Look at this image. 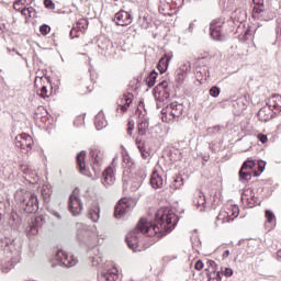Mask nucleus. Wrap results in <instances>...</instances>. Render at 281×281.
Instances as JSON below:
<instances>
[{
    "label": "nucleus",
    "mask_w": 281,
    "mask_h": 281,
    "mask_svg": "<svg viewBox=\"0 0 281 281\" xmlns=\"http://www.w3.org/2000/svg\"><path fill=\"white\" fill-rule=\"evenodd\" d=\"M226 212L229 213L231 218H233V221H234V218H236L238 216V206H236V205L232 206V207L227 209Z\"/></svg>",
    "instance_id": "58836bf2"
},
{
    "label": "nucleus",
    "mask_w": 281,
    "mask_h": 281,
    "mask_svg": "<svg viewBox=\"0 0 281 281\" xmlns=\"http://www.w3.org/2000/svg\"><path fill=\"white\" fill-rule=\"evenodd\" d=\"M49 213L52 214V216H55V218H57V221H63V215H60L58 213V211L56 210H50Z\"/></svg>",
    "instance_id": "6e6d98bb"
},
{
    "label": "nucleus",
    "mask_w": 281,
    "mask_h": 281,
    "mask_svg": "<svg viewBox=\"0 0 281 281\" xmlns=\"http://www.w3.org/2000/svg\"><path fill=\"white\" fill-rule=\"evenodd\" d=\"M21 260V252L16 249V246L10 239L1 241L0 252V271L1 273H8L14 268V265Z\"/></svg>",
    "instance_id": "f03ea898"
},
{
    "label": "nucleus",
    "mask_w": 281,
    "mask_h": 281,
    "mask_svg": "<svg viewBox=\"0 0 281 281\" xmlns=\"http://www.w3.org/2000/svg\"><path fill=\"white\" fill-rule=\"evenodd\" d=\"M85 157H87L86 151H80L77 155V166H78L79 171L81 172V175H87V162H85Z\"/></svg>",
    "instance_id": "a211bd4d"
},
{
    "label": "nucleus",
    "mask_w": 281,
    "mask_h": 281,
    "mask_svg": "<svg viewBox=\"0 0 281 281\" xmlns=\"http://www.w3.org/2000/svg\"><path fill=\"white\" fill-rule=\"evenodd\" d=\"M123 168L127 170H135V161L128 154H123Z\"/></svg>",
    "instance_id": "393cba45"
},
{
    "label": "nucleus",
    "mask_w": 281,
    "mask_h": 281,
    "mask_svg": "<svg viewBox=\"0 0 281 281\" xmlns=\"http://www.w3.org/2000/svg\"><path fill=\"white\" fill-rule=\"evenodd\" d=\"M223 25H225V19L220 18L213 20L210 24V34L213 41H225V34H223Z\"/></svg>",
    "instance_id": "423d86ee"
},
{
    "label": "nucleus",
    "mask_w": 281,
    "mask_h": 281,
    "mask_svg": "<svg viewBox=\"0 0 281 281\" xmlns=\"http://www.w3.org/2000/svg\"><path fill=\"white\" fill-rule=\"evenodd\" d=\"M209 278V281H221V271H212L211 274H206Z\"/></svg>",
    "instance_id": "c9c22d12"
},
{
    "label": "nucleus",
    "mask_w": 281,
    "mask_h": 281,
    "mask_svg": "<svg viewBox=\"0 0 281 281\" xmlns=\"http://www.w3.org/2000/svg\"><path fill=\"white\" fill-rule=\"evenodd\" d=\"M55 260H57V262H59V265L63 267H76L78 263V259H76V257L69 256L63 250L57 251Z\"/></svg>",
    "instance_id": "1a4fd4ad"
},
{
    "label": "nucleus",
    "mask_w": 281,
    "mask_h": 281,
    "mask_svg": "<svg viewBox=\"0 0 281 281\" xmlns=\"http://www.w3.org/2000/svg\"><path fill=\"white\" fill-rule=\"evenodd\" d=\"M131 210H133V201L128 200V198H123L114 207V216L115 218H122V216L131 212Z\"/></svg>",
    "instance_id": "0eeeda50"
},
{
    "label": "nucleus",
    "mask_w": 281,
    "mask_h": 281,
    "mask_svg": "<svg viewBox=\"0 0 281 281\" xmlns=\"http://www.w3.org/2000/svg\"><path fill=\"white\" fill-rule=\"evenodd\" d=\"M40 98H49V91L47 90V87L42 86V88L38 90Z\"/></svg>",
    "instance_id": "a19ab883"
},
{
    "label": "nucleus",
    "mask_w": 281,
    "mask_h": 281,
    "mask_svg": "<svg viewBox=\"0 0 281 281\" xmlns=\"http://www.w3.org/2000/svg\"><path fill=\"white\" fill-rule=\"evenodd\" d=\"M43 225V217H36L29 226L26 227V236L32 238L38 234V228Z\"/></svg>",
    "instance_id": "2eb2a0df"
},
{
    "label": "nucleus",
    "mask_w": 281,
    "mask_h": 281,
    "mask_svg": "<svg viewBox=\"0 0 281 281\" xmlns=\"http://www.w3.org/2000/svg\"><path fill=\"white\" fill-rule=\"evenodd\" d=\"M210 95H212V98H218V95H221V89L218 87H212L210 89Z\"/></svg>",
    "instance_id": "de8ad7c7"
},
{
    "label": "nucleus",
    "mask_w": 281,
    "mask_h": 281,
    "mask_svg": "<svg viewBox=\"0 0 281 281\" xmlns=\"http://www.w3.org/2000/svg\"><path fill=\"white\" fill-rule=\"evenodd\" d=\"M177 223H179V217L175 214V211L169 207L159 209L154 222L140 218L137 227L126 235V244L133 251H142V246L144 245L142 243L143 234L149 237L164 238L166 234H170L175 229Z\"/></svg>",
    "instance_id": "f257e3e1"
},
{
    "label": "nucleus",
    "mask_w": 281,
    "mask_h": 281,
    "mask_svg": "<svg viewBox=\"0 0 281 281\" xmlns=\"http://www.w3.org/2000/svg\"><path fill=\"white\" fill-rule=\"evenodd\" d=\"M90 156L92 159V168L94 172H99L102 164H104V151L101 149H92L90 150Z\"/></svg>",
    "instance_id": "9d476101"
},
{
    "label": "nucleus",
    "mask_w": 281,
    "mask_h": 281,
    "mask_svg": "<svg viewBox=\"0 0 281 281\" xmlns=\"http://www.w3.org/2000/svg\"><path fill=\"white\" fill-rule=\"evenodd\" d=\"M89 256H100V247L94 246L89 250Z\"/></svg>",
    "instance_id": "603ef678"
},
{
    "label": "nucleus",
    "mask_w": 281,
    "mask_h": 281,
    "mask_svg": "<svg viewBox=\"0 0 281 281\" xmlns=\"http://www.w3.org/2000/svg\"><path fill=\"white\" fill-rule=\"evenodd\" d=\"M83 205L82 200L74 192L69 198V210L72 216H78L82 212Z\"/></svg>",
    "instance_id": "9b49d317"
},
{
    "label": "nucleus",
    "mask_w": 281,
    "mask_h": 281,
    "mask_svg": "<svg viewBox=\"0 0 281 281\" xmlns=\"http://www.w3.org/2000/svg\"><path fill=\"white\" fill-rule=\"evenodd\" d=\"M254 9L252 14L256 16L257 14H262L265 12V0H252Z\"/></svg>",
    "instance_id": "b1692460"
},
{
    "label": "nucleus",
    "mask_w": 281,
    "mask_h": 281,
    "mask_svg": "<svg viewBox=\"0 0 281 281\" xmlns=\"http://www.w3.org/2000/svg\"><path fill=\"white\" fill-rule=\"evenodd\" d=\"M38 80H40V82L43 80V78L42 77H37V78H35V87H37V85H38Z\"/></svg>",
    "instance_id": "338daca9"
},
{
    "label": "nucleus",
    "mask_w": 281,
    "mask_h": 281,
    "mask_svg": "<svg viewBox=\"0 0 281 281\" xmlns=\"http://www.w3.org/2000/svg\"><path fill=\"white\" fill-rule=\"evenodd\" d=\"M181 186H183V178L181 177H177L173 181V188L179 189L181 188Z\"/></svg>",
    "instance_id": "8fccbe9b"
},
{
    "label": "nucleus",
    "mask_w": 281,
    "mask_h": 281,
    "mask_svg": "<svg viewBox=\"0 0 281 281\" xmlns=\"http://www.w3.org/2000/svg\"><path fill=\"white\" fill-rule=\"evenodd\" d=\"M40 32L41 34H43V36H47V34H49V32H52V27H49V25L44 24L40 27Z\"/></svg>",
    "instance_id": "a18cd8bd"
},
{
    "label": "nucleus",
    "mask_w": 281,
    "mask_h": 281,
    "mask_svg": "<svg viewBox=\"0 0 281 281\" xmlns=\"http://www.w3.org/2000/svg\"><path fill=\"white\" fill-rule=\"evenodd\" d=\"M157 89H162V91L168 89V81L166 80L160 81L157 86Z\"/></svg>",
    "instance_id": "4d7b16f0"
},
{
    "label": "nucleus",
    "mask_w": 281,
    "mask_h": 281,
    "mask_svg": "<svg viewBox=\"0 0 281 281\" xmlns=\"http://www.w3.org/2000/svg\"><path fill=\"white\" fill-rule=\"evenodd\" d=\"M42 196L45 201L52 196V188L49 186H44L42 189Z\"/></svg>",
    "instance_id": "e433bc0d"
},
{
    "label": "nucleus",
    "mask_w": 281,
    "mask_h": 281,
    "mask_svg": "<svg viewBox=\"0 0 281 281\" xmlns=\"http://www.w3.org/2000/svg\"><path fill=\"white\" fill-rule=\"evenodd\" d=\"M44 5L47 10H56V4L52 0H45Z\"/></svg>",
    "instance_id": "3c124183"
},
{
    "label": "nucleus",
    "mask_w": 281,
    "mask_h": 281,
    "mask_svg": "<svg viewBox=\"0 0 281 281\" xmlns=\"http://www.w3.org/2000/svg\"><path fill=\"white\" fill-rule=\"evenodd\" d=\"M9 224L13 229H16L21 225V216L16 212H12L9 218Z\"/></svg>",
    "instance_id": "a878e982"
},
{
    "label": "nucleus",
    "mask_w": 281,
    "mask_h": 281,
    "mask_svg": "<svg viewBox=\"0 0 281 281\" xmlns=\"http://www.w3.org/2000/svg\"><path fill=\"white\" fill-rule=\"evenodd\" d=\"M33 8L32 7H29V8H22L21 10V14L22 16H29V18H32V12H33Z\"/></svg>",
    "instance_id": "37998d69"
},
{
    "label": "nucleus",
    "mask_w": 281,
    "mask_h": 281,
    "mask_svg": "<svg viewBox=\"0 0 281 281\" xmlns=\"http://www.w3.org/2000/svg\"><path fill=\"white\" fill-rule=\"evenodd\" d=\"M266 227L268 229H273L276 227V214H273V211L266 210Z\"/></svg>",
    "instance_id": "aec40b11"
},
{
    "label": "nucleus",
    "mask_w": 281,
    "mask_h": 281,
    "mask_svg": "<svg viewBox=\"0 0 281 281\" xmlns=\"http://www.w3.org/2000/svg\"><path fill=\"white\" fill-rule=\"evenodd\" d=\"M139 153L142 155L143 159H148L149 154H148V151H146V148L140 149Z\"/></svg>",
    "instance_id": "e2e57ef3"
},
{
    "label": "nucleus",
    "mask_w": 281,
    "mask_h": 281,
    "mask_svg": "<svg viewBox=\"0 0 281 281\" xmlns=\"http://www.w3.org/2000/svg\"><path fill=\"white\" fill-rule=\"evenodd\" d=\"M115 159H113L112 166L108 167L102 175L101 183L104 188H109V186L115 183Z\"/></svg>",
    "instance_id": "6e6552de"
},
{
    "label": "nucleus",
    "mask_w": 281,
    "mask_h": 281,
    "mask_svg": "<svg viewBox=\"0 0 281 281\" xmlns=\"http://www.w3.org/2000/svg\"><path fill=\"white\" fill-rule=\"evenodd\" d=\"M170 60H172V56L170 55H165L157 65V69L158 71H160V74H165V71L168 69V65L170 63Z\"/></svg>",
    "instance_id": "412c9836"
},
{
    "label": "nucleus",
    "mask_w": 281,
    "mask_h": 281,
    "mask_svg": "<svg viewBox=\"0 0 281 281\" xmlns=\"http://www.w3.org/2000/svg\"><path fill=\"white\" fill-rule=\"evenodd\" d=\"M192 30H194V23H190L189 25V32H192Z\"/></svg>",
    "instance_id": "774afa93"
},
{
    "label": "nucleus",
    "mask_w": 281,
    "mask_h": 281,
    "mask_svg": "<svg viewBox=\"0 0 281 281\" xmlns=\"http://www.w3.org/2000/svg\"><path fill=\"white\" fill-rule=\"evenodd\" d=\"M234 221V217H231L229 212L221 211L216 217L215 225H223V223H229Z\"/></svg>",
    "instance_id": "4be33fe9"
},
{
    "label": "nucleus",
    "mask_w": 281,
    "mask_h": 281,
    "mask_svg": "<svg viewBox=\"0 0 281 281\" xmlns=\"http://www.w3.org/2000/svg\"><path fill=\"white\" fill-rule=\"evenodd\" d=\"M150 186L155 190H159V188H164V177L154 170L150 177Z\"/></svg>",
    "instance_id": "f3484780"
},
{
    "label": "nucleus",
    "mask_w": 281,
    "mask_h": 281,
    "mask_svg": "<svg viewBox=\"0 0 281 281\" xmlns=\"http://www.w3.org/2000/svg\"><path fill=\"white\" fill-rule=\"evenodd\" d=\"M136 146H137L138 150H143L145 148L144 142H142V139H139V138H136Z\"/></svg>",
    "instance_id": "680f3d73"
},
{
    "label": "nucleus",
    "mask_w": 281,
    "mask_h": 281,
    "mask_svg": "<svg viewBox=\"0 0 281 281\" xmlns=\"http://www.w3.org/2000/svg\"><path fill=\"white\" fill-rule=\"evenodd\" d=\"M94 126L97 131H102L106 126V119H104V112H99L94 117Z\"/></svg>",
    "instance_id": "5701e85b"
},
{
    "label": "nucleus",
    "mask_w": 281,
    "mask_h": 281,
    "mask_svg": "<svg viewBox=\"0 0 281 281\" xmlns=\"http://www.w3.org/2000/svg\"><path fill=\"white\" fill-rule=\"evenodd\" d=\"M193 205H195V207H198L200 212H205L206 200L205 194H203V192L196 191L194 193Z\"/></svg>",
    "instance_id": "dca6fc26"
},
{
    "label": "nucleus",
    "mask_w": 281,
    "mask_h": 281,
    "mask_svg": "<svg viewBox=\"0 0 281 281\" xmlns=\"http://www.w3.org/2000/svg\"><path fill=\"white\" fill-rule=\"evenodd\" d=\"M203 267H204L203 261H202V260H198V261L195 262L194 269H195L196 271H201V270L203 269Z\"/></svg>",
    "instance_id": "13d9d810"
},
{
    "label": "nucleus",
    "mask_w": 281,
    "mask_h": 281,
    "mask_svg": "<svg viewBox=\"0 0 281 281\" xmlns=\"http://www.w3.org/2000/svg\"><path fill=\"white\" fill-rule=\"evenodd\" d=\"M80 34H85V32L79 31L76 26L72 27V30L70 31V37L71 38H80Z\"/></svg>",
    "instance_id": "79ce46f5"
},
{
    "label": "nucleus",
    "mask_w": 281,
    "mask_h": 281,
    "mask_svg": "<svg viewBox=\"0 0 281 281\" xmlns=\"http://www.w3.org/2000/svg\"><path fill=\"white\" fill-rule=\"evenodd\" d=\"M257 138L259 139V142H261V144H267V142L269 140V138L265 134H258Z\"/></svg>",
    "instance_id": "5fc2aeb1"
},
{
    "label": "nucleus",
    "mask_w": 281,
    "mask_h": 281,
    "mask_svg": "<svg viewBox=\"0 0 281 281\" xmlns=\"http://www.w3.org/2000/svg\"><path fill=\"white\" fill-rule=\"evenodd\" d=\"M145 179H146V173L140 170V171H139V176L136 177L135 179H132V180L130 181V183H132L131 189H132L133 191L139 190V188H142V183H144V180H145Z\"/></svg>",
    "instance_id": "6ab92c4d"
},
{
    "label": "nucleus",
    "mask_w": 281,
    "mask_h": 281,
    "mask_svg": "<svg viewBox=\"0 0 281 281\" xmlns=\"http://www.w3.org/2000/svg\"><path fill=\"white\" fill-rule=\"evenodd\" d=\"M23 5H25V0H18L14 2L13 8L16 12H21L23 10Z\"/></svg>",
    "instance_id": "ea45409f"
},
{
    "label": "nucleus",
    "mask_w": 281,
    "mask_h": 281,
    "mask_svg": "<svg viewBox=\"0 0 281 281\" xmlns=\"http://www.w3.org/2000/svg\"><path fill=\"white\" fill-rule=\"evenodd\" d=\"M116 104H117L116 111H120V113H126L128 111V106L133 104V93L121 95L116 100Z\"/></svg>",
    "instance_id": "f8f14e48"
},
{
    "label": "nucleus",
    "mask_w": 281,
    "mask_h": 281,
    "mask_svg": "<svg viewBox=\"0 0 281 281\" xmlns=\"http://www.w3.org/2000/svg\"><path fill=\"white\" fill-rule=\"evenodd\" d=\"M15 199L27 214L38 212V196L32 191H16Z\"/></svg>",
    "instance_id": "7ed1b4c3"
},
{
    "label": "nucleus",
    "mask_w": 281,
    "mask_h": 281,
    "mask_svg": "<svg viewBox=\"0 0 281 281\" xmlns=\"http://www.w3.org/2000/svg\"><path fill=\"white\" fill-rule=\"evenodd\" d=\"M256 161L254 160H248V161H245L241 166V168H246L247 170H250L252 172H256Z\"/></svg>",
    "instance_id": "473e14b6"
},
{
    "label": "nucleus",
    "mask_w": 281,
    "mask_h": 281,
    "mask_svg": "<svg viewBox=\"0 0 281 281\" xmlns=\"http://www.w3.org/2000/svg\"><path fill=\"white\" fill-rule=\"evenodd\" d=\"M162 122H172L183 115V104L172 102L162 110Z\"/></svg>",
    "instance_id": "20e7f679"
},
{
    "label": "nucleus",
    "mask_w": 281,
    "mask_h": 281,
    "mask_svg": "<svg viewBox=\"0 0 281 281\" xmlns=\"http://www.w3.org/2000/svg\"><path fill=\"white\" fill-rule=\"evenodd\" d=\"M14 145L16 148H20L21 153L27 154L32 150V146H34V139L30 134L23 133L15 136Z\"/></svg>",
    "instance_id": "39448f33"
},
{
    "label": "nucleus",
    "mask_w": 281,
    "mask_h": 281,
    "mask_svg": "<svg viewBox=\"0 0 281 281\" xmlns=\"http://www.w3.org/2000/svg\"><path fill=\"white\" fill-rule=\"evenodd\" d=\"M157 76H159V74H157V71L153 70L146 78V85L149 88L155 87V82H157Z\"/></svg>",
    "instance_id": "c85d7f7f"
},
{
    "label": "nucleus",
    "mask_w": 281,
    "mask_h": 281,
    "mask_svg": "<svg viewBox=\"0 0 281 281\" xmlns=\"http://www.w3.org/2000/svg\"><path fill=\"white\" fill-rule=\"evenodd\" d=\"M247 194H250L251 200L256 202V195H251L252 192L251 190H246L243 194H241V201H249V198H247Z\"/></svg>",
    "instance_id": "c03bdc74"
},
{
    "label": "nucleus",
    "mask_w": 281,
    "mask_h": 281,
    "mask_svg": "<svg viewBox=\"0 0 281 281\" xmlns=\"http://www.w3.org/2000/svg\"><path fill=\"white\" fill-rule=\"evenodd\" d=\"M117 278L120 274L115 267L104 269L98 274V281H116Z\"/></svg>",
    "instance_id": "ddd939ff"
},
{
    "label": "nucleus",
    "mask_w": 281,
    "mask_h": 281,
    "mask_svg": "<svg viewBox=\"0 0 281 281\" xmlns=\"http://www.w3.org/2000/svg\"><path fill=\"white\" fill-rule=\"evenodd\" d=\"M265 166H266V162L265 161H259L257 164V167H258V171H254V176L255 177H260V175H262V172H265Z\"/></svg>",
    "instance_id": "4c0bfd02"
},
{
    "label": "nucleus",
    "mask_w": 281,
    "mask_h": 281,
    "mask_svg": "<svg viewBox=\"0 0 281 281\" xmlns=\"http://www.w3.org/2000/svg\"><path fill=\"white\" fill-rule=\"evenodd\" d=\"M235 19L238 21V23H244V21H247V11L240 9L236 10Z\"/></svg>",
    "instance_id": "7c9ffc66"
},
{
    "label": "nucleus",
    "mask_w": 281,
    "mask_h": 281,
    "mask_svg": "<svg viewBox=\"0 0 281 281\" xmlns=\"http://www.w3.org/2000/svg\"><path fill=\"white\" fill-rule=\"evenodd\" d=\"M270 108H272V111H274V113H281V105L278 103H271Z\"/></svg>",
    "instance_id": "864d4df0"
},
{
    "label": "nucleus",
    "mask_w": 281,
    "mask_h": 281,
    "mask_svg": "<svg viewBox=\"0 0 281 281\" xmlns=\"http://www.w3.org/2000/svg\"><path fill=\"white\" fill-rule=\"evenodd\" d=\"M148 121L146 119L142 120L138 123V135H146V131H148Z\"/></svg>",
    "instance_id": "2f4dec72"
},
{
    "label": "nucleus",
    "mask_w": 281,
    "mask_h": 281,
    "mask_svg": "<svg viewBox=\"0 0 281 281\" xmlns=\"http://www.w3.org/2000/svg\"><path fill=\"white\" fill-rule=\"evenodd\" d=\"M265 113H267V109L259 110V112L257 114L259 120H261V122H267L269 120V116H267V117L263 116Z\"/></svg>",
    "instance_id": "09e8293b"
},
{
    "label": "nucleus",
    "mask_w": 281,
    "mask_h": 281,
    "mask_svg": "<svg viewBox=\"0 0 281 281\" xmlns=\"http://www.w3.org/2000/svg\"><path fill=\"white\" fill-rule=\"evenodd\" d=\"M92 263L93 265H100V259H97L95 257H92Z\"/></svg>",
    "instance_id": "69168bd1"
},
{
    "label": "nucleus",
    "mask_w": 281,
    "mask_h": 281,
    "mask_svg": "<svg viewBox=\"0 0 281 281\" xmlns=\"http://www.w3.org/2000/svg\"><path fill=\"white\" fill-rule=\"evenodd\" d=\"M206 265L209 267H211V269H213V271H216V267H218V265H216V261H214V260H209Z\"/></svg>",
    "instance_id": "bf43d9fd"
},
{
    "label": "nucleus",
    "mask_w": 281,
    "mask_h": 281,
    "mask_svg": "<svg viewBox=\"0 0 281 281\" xmlns=\"http://www.w3.org/2000/svg\"><path fill=\"white\" fill-rule=\"evenodd\" d=\"M223 131V126L215 125L206 130L207 135H218Z\"/></svg>",
    "instance_id": "f704fd0d"
},
{
    "label": "nucleus",
    "mask_w": 281,
    "mask_h": 281,
    "mask_svg": "<svg viewBox=\"0 0 281 281\" xmlns=\"http://www.w3.org/2000/svg\"><path fill=\"white\" fill-rule=\"evenodd\" d=\"M222 276H225V278H232V276H234V270H232V268H222Z\"/></svg>",
    "instance_id": "49530a36"
},
{
    "label": "nucleus",
    "mask_w": 281,
    "mask_h": 281,
    "mask_svg": "<svg viewBox=\"0 0 281 281\" xmlns=\"http://www.w3.org/2000/svg\"><path fill=\"white\" fill-rule=\"evenodd\" d=\"M87 25H88L87 20L81 19V20H79V21L76 23V26H75V27L78 30V32H85V30H87Z\"/></svg>",
    "instance_id": "72a5a7b5"
},
{
    "label": "nucleus",
    "mask_w": 281,
    "mask_h": 281,
    "mask_svg": "<svg viewBox=\"0 0 281 281\" xmlns=\"http://www.w3.org/2000/svg\"><path fill=\"white\" fill-rule=\"evenodd\" d=\"M228 256H229V250H225L224 252H223V255H222V258H228Z\"/></svg>",
    "instance_id": "0e129e2a"
},
{
    "label": "nucleus",
    "mask_w": 281,
    "mask_h": 281,
    "mask_svg": "<svg viewBox=\"0 0 281 281\" xmlns=\"http://www.w3.org/2000/svg\"><path fill=\"white\" fill-rule=\"evenodd\" d=\"M114 20L116 25H121L122 27H124L125 25H131L133 18L131 13L121 10L117 13H115Z\"/></svg>",
    "instance_id": "4468645a"
},
{
    "label": "nucleus",
    "mask_w": 281,
    "mask_h": 281,
    "mask_svg": "<svg viewBox=\"0 0 281 281\" xmlns=\"http://www.w3.org/2000/svg\"><path fill=\"white\" fill-rule=\"evenodd\" d=\"M89 218L92 223H98L100 221V206H92L89 211Z\"/></svg>",
    "instance_id": "cd10ccee"
},
{
    "label": "nucleus",
    "mask_w": 281,
    "mask_h": 281,
    "mask_svg": "<svg viewBox=\"0 0 281 281\" xmlns=\"http://www.w3.org/2000/svg\"><path fill=\"white\" fill-rule=\"evenodd\" d=\"M276 34H277V40L273 43V45H278V47H280V45H281V19H277Z\"/></svg>",
    "instance_id": "c756f323"
},
{
    "label": "nucleus",
    "mask_w": 281,
    "mask_h": 281,
    "mask_svg": "<svg viewBox=\"0 0 281 281\" xmlns=\"http://www.w3.org/2000/svg\"><path fill=\"white\" fill-rule=\"evenodd\" d=\"M254 171H250L249 169H246L245 167H241L239 170V180L243 182L251 181V173Z\"/></svg>",
    "instance_id": "bb28decb"
},
{
    "label": "nucleus",
    "mask_w": 281,
    "mask_h": 281,
    "mask_svg": "<svg viewBox=\"0 0 281 281\" xmlns=\"http://www.w3.org/2000/svg\"><path fill=\"white\" fill-rule=\"evenodd\" d=\"M133 128H135V123L128 122L127 135H133Z\"/></svg>",
    "instance_id": "052dcab7"
}]
</instances>
